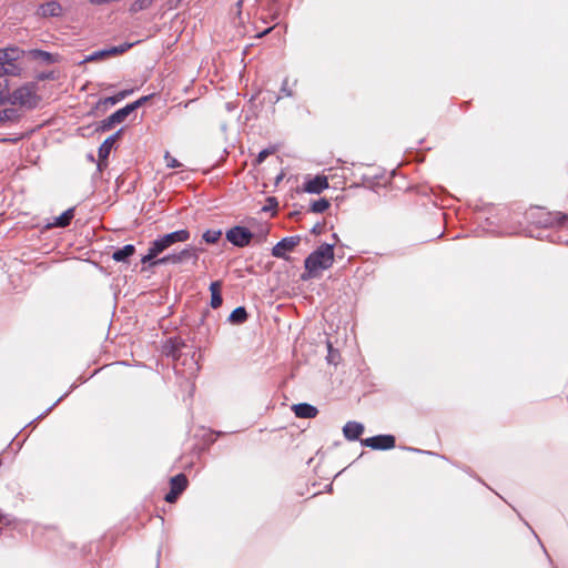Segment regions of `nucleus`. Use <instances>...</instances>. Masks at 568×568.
Instances as JSON below:
<instances>
[{"label":"nucleus","mask_w":568,"mask_h":568,"mask_svg":"<svg viewBox=\"0 0 568 568\" xmlns=\"http://www.w3.org/2000/svg\"><path fill=\"white\" fill-rule=\"evenodd\" d=\"M334 263V245L324 243L312 252L304 261L305 272L301 275L303 281L317 277L324 270Z\"/></svg>","instance_id":"1"},{"label":"nucleus","mask_w":568,"mask_h":568,"mask_svg":"<svg viewBox=\"0 0 568 568\" xmlns=\"http://www.w3.org/2000/svg\"><path fill=\"white\" fill-rule=\"evenodd\" d=\"M23 51L17 47L0 49V75L19 77L23 71Z\"/></svg>","instance_id":"2"},{"label":"nucleus","mask_w":568,"mask_h":568,"mask_svg":"<svg viewBox=\"0 0 568 568\" xmlns=\"http://www.w3.org/2000/svg\"><path fill=\"white\" fill-rule=\"evenodd\" d=\"M203 250L193 245H187L180 252H173L170 254H166L163 257L158 258L155 262H153L154 265H166V264H182L187 261H192L193 264H196L200 253Z\"/></svg>","instance_id":"3"},{"label":"nucleus","mask_w":568,"mask_h":568,"mask_svg":"<svg viewBox=\"0 0 568 568\" xmlns=\"http://www.w3.org/2000/svg\"><path fill=\"white\" fill-rule=\"evenodd\" d=\"M37 84L27 83L13 91L11 98L13 104H19L28 109H33L39 103V95L37 94Z\"/></svg>","instance_id":"4"},{"label":"nucleus","mask_w":568,"mask_h":568,"mask_svg":"<svg viewBox=\"0 0 568 568\" xmlns=\"http://www.w3.org/2000/svg\"><path fill=\"white\" fill-rule=\"evenodd\" d=\"M191 237V233L186 229L178 230L164 235L156 237L152 243L160 253L169 250L176 243L187 242Z\"/></svg>","instance_id":"5"},{"label":"nucleus","mask_w":568,"mask_h":568,"mask_svg":"<svg viewBox=\"0 0 568 568\" xmlns=\"http://www.w3.org/2000/svg\"><path fill=\"white\" fill-rule=\"evenodd\" d=\"M252 237V232L243 226H234L226 232V240L237 247L247 246Z\"/></svg>","instance_id":"6"},{"label":"nucleus","mask_w":568,"mask_h":568,"mask_svg":"<svg viewBox=\"0 0 568 568\" xmlns=\"http://www.w3.org/2000/svg\"><path fill=\"white\" fill-rule=\"evenodd\" d=\"M362 445L372 449L386 450L395 447L393 435H377L362 440Z\"/></svg>","instance_id":"7"},{"label":"nucleus","mask_w":568,"mask_h":568,"mask_svg":"<svg viewBox=\"0 0 568 568\" xmlns=\"http://www.w3.org/2000/svg\"><path fill=\"white\" fill-rule=\"evenodd\" d=\"M301 242L300 236H287L282 239L272 248V255L277 258H287L286 252H292Z\"/></svg>","instance_id":"8"},{"label":"nucleus","mask_w":568,"mask_h":568,"mask_svg":"<svg viewBox=\"0 0 568 568\" xmlns=\"http://www.w3.org/2000/svg\"><path fill=\"white\" fill-rule=\"evenodd\" d=\"M131 47H132V44L124 43V44H120V45L110 47L108 49L94 51L91 54L87 55L84 61L85 62L99 61L104 58L122 54L126 50H129Z\"/></svg>","instance_id":"9"},{"label":"nucleus","mask_w":568,"mask_h":568,"mask_svg":"<svg viewBox=\"0 0 568 568\" xmlns=\"http://www.w3.org/2000/svg\"><path fill=\"white\" fill-rule=\"evenodd\" d=\"M328 187L327 178L324 175H316L315 178L305 181L303 190L311 194H320Z\"/></svg>","instance_id":"10"},{"label":"nucleus","mask_w":568,"mask_h":568,"mask_svg":"<svg viewBox=\"0 0 568 568\" xmlns=\"http://www.w3.org/2000/svg\"><path fill=\"white\" fill-rule=\"evenodd\" d=\"M292 409L298 418H314L318 413L315 406L307 403L295 404Z\"/></svg>","instance_id":"11"},{"label":"nucleus","mask_w":568,"mask_h":568,"mask_svg":"<svg viewBox=\"0 0 568 568\" xmlns=\"http://www.w3.org/2000/svg\"><path fill=\"white\" fill-rule=\"evenodd\" d=\"M364 432V426L357 422H347L343 427V434L348 440H357Z\"/></svg>","instance_id":"12"},{"label":"nucleus","mask_w":568,"mask_h":568,"mask_svg":"<svg viewBox=\"0 0 568 568\" xmlns=\"http://www.w3.org/2000/svg\"><path fill=\"white\" fill-rule=\"evenodd\" d=\"M120 133H121V130L115 132L114 134L110 135L109 138H106L103 141V143L100 145L99 151H98L100 161H105L109 158L111 150H112L113 145L115 144V141L119 138Z\"/></svg>","instance_id":"13"},{"label":"nucleus","mask_w":568,"mask_h":568,"mask_svg":"<svg viewBox=\"0 0 568 568\" xmlns=\"http://www.w3.org/2000/svg\"><path fill=\"white\" fill-rule=\"evenodd\" d=\"M38 12L44 18L59 17L62 13V7L57 1H48L40 6Z\"/></svg>","instance_id":"14"},{"label":"nucleus","mask_w":568,"mask_h":568,"mask_svg":"<svg viewBox=\"0 0 568 568\" xmlns=\"http://www.w3.org/2000/svg\"><path fill=\"white\" fill-rule=\"evenodd\" d=\"M221 287L222 284L220 281L212 282L210 285V292H211V307L217 308L222 305V295H221Z\"/></svg>","instance_id":"15"},{"label":"nucleus","mask_w":568,"mask_h":568,"mask_svg":"<svg viewBox=\"0 0 568 568\" xmlns=\"http://www.w3.org/2000/svg\"><path fill=\"white\" fill-rule=\"evenodd\" d=\"M135 252V246L133 244H126L123 247L114 251L112 253V258L115 262H125L130 256H132Z\"/></svg>","instance_id":"16"},{"label":"nucleus","mask_w":568,"mask_h":568,"mask_svg":"<svg viewBox=\"0 0 568 568\" xmlns=\"http://www.w3.org/2000/svg\"><path fill=\"white\" fill-rule=\"evenodd\" d=\"M73 216H74V210L68 209L60 216L55 217L54 221L50 224V226L65 227L70 224Z\"/></svg>","instance_id":"17"},{"label":"nucleus","mask_w":568,"mask_h":568,"mask_svg":"<svg viewBox=\"0 0 568 568\" xmlns=\"http://www.w3.org/2000/svg\"><path fill=\"white\" fill-rule=\"evenodd\" d=\"M170 484L171 489L180 495L187 486L186 476L184 474H179L171 478Z\"/></svg>","instance_id":"18"},{"label":"nucleus","mask_w":568,"mask_h":568,"mask_svg":"<svg viewBox=\"0 0 568 568\" xmlns=\"http://www.w3.org/2000/svg\"><path fill=\"white\" fill-rule=\"evenodd\" d=\"M247 320V312L245 307H236L229 316V321L233 324H242Z\"/></svg>","instance_id":"19"},{"label":"nucleus","mask_w":568,"mask_h":568,"mask_svg":"<svg viewBox=\"0 0 568 568\" xmlns=\"http://www.w3.org/2000/svg\"><path fill=\"white\" fill-rule=\"evenodd\" d=\"M161 253L159 252V250L155 248L154 244L151 242L150 243V246L148 248V253L141 258V263L142 264H149L151 266H155L153 264V262H155L158 258V256L160 255Z\"/></svg>","instance_id":"20"},{"label":"nucleus","mask_w":568,"mask_h":568,"mask_svg":"<svg viewBox=\"0 0 568 568\" xmlns=\"http://www.w3.org/2000/svg\"><path fill=\"white\" fill-rule=\"evenodd\" d=\"M131 110L129 109L128 105H125L124 108H121L119 110H116L114 113L111 114V121H114L116 124H120L122 123L130 114H131Z\"/></svg>","instance_id":"21"},{"label":"nucleus","mask_w":568,"mask_h":568,"mask_svg":"<svg viewBox=\"0 0 568 568\" xmlns=\"http://www.w3.org/2000/svg\"><path fill=\"white\" fill-rule=\"evenodd\" d=\"M155 0H135L131 7H130V11L132 13H136L139 11H142V10H145L148 9L149 7H151V4L154 2Z\"/></svg>","instance_id":"22"},{"label":"nucleus","mask_w":568,"mask_h":568,"mask_svg":"<svg viewBox=\"0 0 568 568\" xmlns=\"http://www.w3.org/2000/svg\"><path fill=\"white\" fill-rule=\"evenodd\" d=\"M222 235L220 230H207L203 233V240L209 244L216 243Z\"/></svg>","instance_id":"23"},{"label":"nucleus","mask_w":568,"mask_h":568,"mask_svg":"<svg viewBox=\"0 0 568 568\" xmlns=\"http://www.w3.org/2000/svg\"><path fill=\"white\" fill-rule=\"evenodd\" d=\"M329 207V202L326 199L314 201L311 205V211L314 213H323Z\"/></svg>","instance_id":"24"},{"label":"nucleus","mask_w":568,"mask_h":568,"mask_svg":"<svg viewBox=\"0 0 568 568\" xmlns=\"http://www.w3.org/2000/svg\"><path fill=\"white\" fill-rule=\"evenodd\" d=\"M10 98L8 81L0 75V104Z\"/></svg>","instance_id":"25"},{"label":"nucleus","mask_w":568,"mask_h":568,"mask_svg":"<svg viewBox=\"0 0 568 568\" xmlns=\"http://www.w3.org/2000/svg\"><path fill=\"white\" fill-rule=\"evenodd\" d=\"M164 159L168 168L176 169L181 166V163L175 158H173L169 152L165 153Z\"/></svg>","instance_id":"26"},{"label":"nucleus","mask_w":568,"mask_h":568,"mask_svg":"<svg viewBox=\"0 0 568 568\" xmlns=\"http://www.w3.org/2000/svg\"><path fill=\"white\" fill-rule=\"evenodd\" d=\"M149 98H150L149 95L142 97V98L138 99L136 101L129 103L126 105L129 106L131 112H133L136 109H139L140 106H142L149 100Z\"/></svg>","instance_id":"27"},{"label":"nucleus","mask_w":568,"mask_h":568,"mask_svg":"<svg viewBox=\"0 0 568 568\" xmlns=\"http://www.w3.org/2000/svg\"><path fill=\"white\" fill-rule=\"evenodd\" d=\"M554 219L556 220L557 224H559V225H567L568 226V214H564V213L557 212L554 215Z\"/></svg>","instance_id":"28"},{"label":"nucleus","mask_w":568,"mask_h":568,"mask_svg":"<svg viewBox=\"0 0 568 568\" xmlns=\"http://www.w3.org/2000/svg\"><path fill=\"white\" fill-rule=\"evenodd\" d=\"M116 123L114 121H111V115L108 116L106 119L102 120L101 121V124H100V129L102 131H108L110 130L112 126H114Z\"/></svg>","instance_id":"29"},{"label":"nucleus","mask_w":568,"mask_h":568,"mask_svg":"<svg viewBox=\"0 0 568 568\" xmlns=\"http://www.w3.org/2000/svg\"><path fill=\"white\" fill-rule=\"evenodd\" d=\"M281 92L285 95V97H292L293 95V91L292 89L288 88V80L285 79L282 83V87H281Z\"/></svg>","instance_id":"30"},{"label":"nucleus","mask_w":568,"mask_h":568,"mask_svg":"<svg viewBox=\"0 0 568 568\" xmlns=\"http://www.w3.org/2000/svg\"><path fill=\"white\" fill-rule=\"evenodd\" d=\"M118 102L119 101L116 99V95L114 94L113 97H109V98H105L103 100H100L99 104H111V105H114Z\"/></svg>","instance_id":"31"},{"label":"nucleus","mask_w":568,"mask_h":568,"mask_svg":"<svg viewBox=\"0 0 568 568\" xmlns=\"http://www.w3.org/2000/svg\"><path fill=\"white\" fill-rule=\"evenodd\" d=\"M179 494L175 493L174 490H170L166 495H165V500L168 503H174L178 498Z\"/></svg>","instance_id":"32"},{"label":"nucleus","mask_w":568,"mask_h":568,"mask_svg":"<svg viewBox=\"0 0 568 568\" xmlns=\"http://www.w3.org/2000/svg\"><path fill=\"white\" fill-rule=\"evenodd\" d=\"M132 92H133V90H123V91L118 92L115 95H116L118 101L120 102L123 99H125L128 95H130Z\"/></svg>","instance_id":"33"},{"label":"nucleus","mask_w":568,"mask_h":568,"mask_svg":"<svg viewBox=\"0 0 568 568\" xmlns=\"http://www.w3.org/2000/svg\"><path fill=\"white\" fill-rule=\"evenodd\" d=\"M271 154V151L270 150H262L258 155H257V162L258 163H262L268 155Z\"/></svg>","instance_id":"34"},{"label":"nucleus","mask_w":568,"mask_h":568,"mask_svg":"<svg viewBox=\"0 0 568 568\" xmlns=\"http://www.w3.org/2000/svg\"><path fill=\"white\" fill-rule=\"evenodd\" d=\"M37 55L41 57L45 61H51V54L45 51H37Z\"/></svg>","instance_id":"35"},{"label":"nucleus","mask_w":568,"mask_h":568,"mask_svg":"<svg viewBox=\"0 0 568 568\" xmlns=\"http://www.w3.org/2000/svg\"><path fill=\"white\" fill-rule=\"evenodd\" d=\"M328 349H329V354H328V362H329V363H333V362H334V359L332 358V346H331V345H328Z\"/></svg>","instance_id":"36"},{"label":"nucleus","mask_w":568,"mask_h":568,"mask_svg":"<svg viewBox=\"0 0 568 568\" xmlns=\"http://www.w3.org/2000/svg\"><path fill=\"white\" fill-rule=\"evenodd\" d=\"M193 102H194V100H190V101L185 102V103H184V108H187V106H189L191 103H193Z\"/></svg>","instance_id":"37"}]
</instances>
